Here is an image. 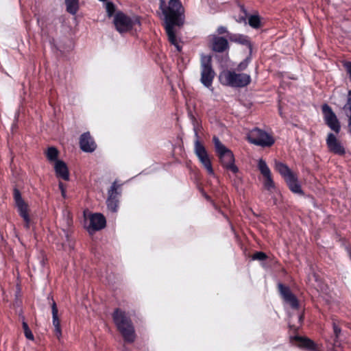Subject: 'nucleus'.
<instances>
[{
    "mask_svg": "<svg viewBox=\"0 0 351 351\" xmlns=\"http://www.w3.org/2000/svg\"><path fill=\"white\" fill-rule=\"evenodd\" d=\"M159 8L163 15V26L168 40L178 51H181L179 40L176 36L178 30L185 23V10L180 0H159Z\"/></svg>",
    "mask_w": 351,
    "mask_h": 351,
    "instance_id": "1",
    "label": "nucleus"
},
{
    "mask_svg": "<svg viewBox=\"0 0 351 351\" xmlns=\"http://www.w3.org/2000/svg\"><path fill=\"white\" fill-rule=\"evenodd\" d=\"M113 320L125 341L132 343L135 340V331L132 320L125 311L117 308L113 313Z\"/></svg>",
    "mask_w": 351,
    "mask_h": 351,
    "instance_id": "2",
    "label": "nucleus"
},
{
    "mask_svg": "<svg viewBox=\"0 0 351 351\" xmlns=\"http://www.w3.org/2000/svg\"><path fill=\"white\" fill-rule=\"evenodd\" d=\"M219 82L232 88H243L251 82V76L247 73H237L233 70H223L219 75Z\"/></svg>",
    "mask_w": 351,
    "mask_h": 351,
    "instance_id": "3",
    "label": "nucleus"
},
{
    "mask_svg": "<svg viewBox=\"0 0 351 351\" xmlns=\"http://www.w3.org/2000/svg\"><path fill=\"white\" fill-rule=\"evenodd\" d=\"M213 141L222 167L234 174L237 173L239 168L234 165V156L232 152L227 148L217 136H213Z\"/></svg>",
    "mask_w": 351,
    "mask_h": 351,
    "instance_id": "4",
    "label": "nucleus"
},
{
    "mask_svg": "<svg viewBox=\"0 0 351 351\" xmlns=\"http://www.w3.org/2000/svg\"><path fill=\"white\" fill-rule=\"evenodd\" d=\"M114 24L116 29L121 34L128 32L131 29L140 28V17L136 15L128 16L123 12H117L114 16Z\"/></svg>",
    "mask_w": 351,
    "mask_h": 351,
    "instance_id": "5",
    "label": "nucleus"
},
{
    "mask_svg": "<svg viewBox=\"0 0 351 351\" xmlns=\"http://www.w3.org/2000/svg\"><path fill=\"white\" fill-rule=\"evenodd\" d=\"M201 83L206 88H210L215 76V72L213 68L212 57L208 55L201 56Z\"/></svg>",
    "mask_w": 351,
    "mask_h": 351,
    "instance_id": "6",
    "label": "nucleus"
},
{
    "mask_svg": "<svg viewBox=\"0 0 351 351\" xmlns=\"http://www.w3.org/2000/svg\"><path fill=\"white\" fill-rule=\"evenodd\" d=\"M247 139L250 143L261 147H270L274 143L271 136L257 128L250 131Z\"/></svg>",
    "mask_w": 351,
    "mask_h": 351,
    "instance_id": "7",
    "label": "nucleus"
},
{
    "mask_svg": "<svg viewBox=\"0 0 351 351\" xmlns=\"http://www.w3.org/2000/svg\"><path fill=\"white\" fill-rule=\"evenodd\" d=\"M13 198L17 211L25 222V228L29 229L31 219L28 212V205L22 198L21 192L17 188H14L13 190Z\"/></svg>",
    "mask_w": 351,
    "mask_h": 351,
    "instance_id": "8",
    "label": "nucleus"
},
{
    "mask_svg": "<svg viewBox=\"0 0 351 351\" xmlns=\"http://www.w3.org/2000/svg\"><path fill=\"white\" fill-rule=\"evenodd\" d=\"M325 123L335 133L341 130L340 123L332 108L326 104L322 106Z\"/></svg>",
    "mask_w": 351,
    "mask_h": 351,
    "instance_id": "9",
    "label": "nucleus"
},
{
    "mask_svg": "<svg viewBox=\"0 0 351 351\" xmlns=\"http://www.w3.org/2000/svg\"><path fill=\"white\" fill-rule=\"evenodd\" d=\"M208 38L209 47L213 51L223 53L229 50L230 46L227 38L216 34L210 35Z\"/></svg>",
    "mask_w": 351,
    "mask_h": 351,
    "instance_id": "10",
    "label": "nucleus"
},
{
    "mask_svg": "<svg viewBox=\"0 0 351 351\" xmlns=\"http://www.w3.org/2000/svg\"><path fill=\"white\" fill-rule=\"evenodd\" d=\"M258 168L265 178L263 182L265 188L268 191L274 189L275 184L271 177V172L263 159L261 158L258 160Z\"/></svg>",
    "mask_w": 351,
    "mask_h": 351,
    "instance_id": "11",
    "label": "nucleus"
},
{
    "mask_svg": "<svg viewBox=\"0 0 351 351\" xmlns=\"http://www.w3.org/2000/svg\"><path fill=\"white\" fill-rule=\"evenodd\" d=\"M90 224L87 230L90 234L105 228L106 224V218L101 213H94L89 217Z\"/></svg>",
    "mask_w": 351,
    "mask_h": 351,
    "instance_id": "12",
    "label": "nucleus"
},
{
    "mask_svg": "<svg viewBox=\"0 0 351 351\" xmlns=\"http://www.w3.org/2000/svg\"><path fill=\"white\" fill-rule=\"evenodd\" d=\"M278 291L282 297L283 300L289 304L293 308H298L299 306L298 300L295 295L291 292L290 288L285 286L282 283L278 285Z\"/></svg>",
    "mask_w": 351,
    "mask_h": 351,
    "instance_id": "13",
    "label": "nucleus"
},
{
    "mask_svg": "<svg viewBox=\"0 0 351 351\" xmlns=\"http://www.w3.org/2000/svg\"><path fill=\"white\" fill-rule=\"evenodd\" d=\"M326 145L329 150L337 155L343 156L346 154L344 147L341 145V142L337 140L335 135L332 133H329L326 138Z\"/></svg>",
    "mask_w": 351,
    "mask_h": 351,
    "instance_id": "14",
    "label": "nucleus"
},
{
    "mask_svg": "<svg viewBox=\"0 0 351 351\" xmlns=\"http://www.w3.org/2000/svg\"><path fill=\"white\" fill-rule=\"evenodd\" d=\"M80 145L82 151L85 152H93L95 150L97 145L91 137L90 132L83 133L80 138Z\"/></svg>",
    "mask_w": 351,
    "mask_h": 351,
    "instance_id": "15",
    "label": "nucleus"
},
{
    "mask_svg": "<svg viewBox=\"0 0 351 351\" xmlns=\"http://www.w3.org/2000/svg\"><path fill=\"white\" fill-rule=\"evenodd\" d=\"M51 300V313H52V324L54 326V332L56 336L58 339H60L62 337V330L60 327V322L58 318V310L56 306V302L53 300V298Z\"/></svg>",
    "mask_w": 351,
    "mask_h": 351,
    "instance_id": "16",
    "label": "nucleus"
},
{
    "mask_svg": "<svg viewBox=\"0 0 351 351\" xmlns=\"http://www.w3.org/2000/svg\"><path fill=\"white\" fill-rule=\"evenodd\" d=\"M343 66L346 69L347 73L349 74L350 79L351 80V62H346L343 64ZM343 110H345L346 115L349 117L348 127L350 132L351 133V89L348 91L347 103L343 106Z\"/></svg>",
    "mask_w": 351,
    "mask_h": 351,
    "instance_id": "17",
    "label": "nucleus"
},
{
    "mask_svg": "<svg viewBox=\"0 0 351 351\" xmlns=\"http://www.w3.org/2000/svg\"><path fill=\"white\" fill-rule=\"evenodd\" d=\"M228 40L230 42L245 45L248 47L250 53L252 51V45L247 36L241 34H228Z\"/></svg>",
    "mask_w": 351,
    "mask_h": 351,
    "instance_id": "18",
    "label": "nucleus"
},
{
    "mask_svg": "<svg viewBox=\"0 0 351 351\" xmlns=\"http://www.w3.org/2000/svg\"><path fill=\"white\" fill-rule=\"evenodd\" d=\"M56 176L64 180H69V173L66 163L62 160H56L54 166Z\"/></svg>",
    "mask_w": 351,
    "mask_h": 351,
    "instance_id": "19",
    "label": "nucleus"
},
{
    "mask_svg": "<svg viewBox=\"0 0 351 351\" xmlns=\"http://www.w3.org/2000/svg\"><path fill=\"white\" fill-rule=\"evenodd\" d=\"M195 141L194 143V152L198 159L208 156V152L203 144L199 141V136L197 130L195 128Z\"/></svg>",
    "mask_w": 351,
    "mask_h": 351,
    "instance_id": "20",
    "label": "nucleus"
},
{
    "mask_svg": "<svg viewBox=\"0 0 351 351\" xmlns=\"http://www.w3.org/2000/svg\"><path fill=\"white\" fill-rule=\"evenodd\" d=\"M289 188V189L294 193L303 194L301 186L298 180L297 176L293 174L285 180Z\"/></svg>",
    "mask_w": 351,
    "mask_h": 351,
    "instance_id": "21",
    "label": "nucleus"
},
{
    "mask_svg": "<svg viewBox=\"0 0 351 351\" xmlns=\"http://www.w3.org/2000/svg\"><path fill=\"white\" fill-rule=\"evenodd\" d=\"M275 169L285 180L294 174L286 164L281 162H275Z\"/></svg>",
    "mask_w": 351,
    "mask_h": 351,
    "instance_id": "22",
    "label": "nucleus"
},
{
    "mask_svg": "<svg viewBox=\"0 0 351 351\" xmlns=\"http://www.w3.org/2000/svg\"><path fill=\"white\" fill-rule=\"evenodd\" d=\"M295 340L299 343V347L305 348L310 351H314L316 350V345L311 339L306 337H302L297 336Z\"/></svg>",
    "mask_w": 351,
    "mask_h": 351,
    "instance_id": "23",
    "label": "nucleus"
},
{
    "mask_svg": "<svg viewBox=\"0 0 351 351\" xmlns=\"http://www.w3.org/2000/svg\"><path fill=\"white\" fill-rule=\"evenodd\" d=\"M119 188L120 185L117 184V182H114L108 191V197L118 199V196L121 194Z\"/></svg>",
    "mask_w": 351,
    "mask_h": 351,
    "instance_id": "24",
    "label": "nucleus"
},
{
    "mask_svg": "<svg viewBox=\"0 0 351 351\" xmlns=\"http://www.w3.org/2000/svg\"><path fill=\"white\" fill-rule=\"evenodd\" d=\"M66 5V11L71 14H75L78 10V0H65Z\"/></svg>",
    "mask_w": 351,
    "mask_h": 351,
    "instance_id": "25",
    "label": "nucleus"
},
{
    "mask_svg": "<svg viewBox=\"0 0 351 351\" xmlns=\"http://www.w3.org/2000/svg\"><path fill=\"white\" fill-rule=\"evenodd\" d=\"M200 162L202 164V165L204 167V168L206 169L207 172L210 175H214V171L212 167L211 161L210 160V158L208 156L201 158L199 159Z\"/></svg>",
    "mask_w": 351,
    "mask_h": 351,
    "instance_id": "26",
    "label": "nucleus"
},
{
    "mask_svg": "<svg viewBox=\"0 0 351 351\" xmlns=\"http://www.w3.org/2000/svg\"><path fill=\"white\" fill-rule=\"evenodd\" d=\"M248 24L254 29H258L261 26L260 16L258 14L250 15L248 18Z\"/></svg>",
    "mask_w": 351,
    "mask_h": 351,
    "instance_id": "27",
    "label": "nucleus"
},
{
    "mask_svg": "<svg viewBox=\"0 0 351 351\" xmlns=\"http://www.w3.org/2000/svg\"><path fill=\"white\" fill-rule=\"evenodd\" d=\"M106 204L109 210L112 213H115L118 209L119 199H112L110 197H108L106 199Z\"/></svg>",
    "mask_w": 351,
    "mask_h": 351,
    "instance_id": "28",
    "label": "nucleus"
},
{
    "mask_svg": "<svg viewBox=\"0 0 351 351\" xmlns=\"http://www.w3.org/2000/svg\"><path fill=\"white\" fill-rule=\"evenodd\" d=\"M46 156L49 160L56 162L58 160V151L56 147H50L47 150Z\"/></svg>",
    "mask_w": 351,
    "mask_h": 351,
    "instance_id": "29",
    "label": "nucleus"
},
{
    "mask_svg": "<svg viewBox=\"0 0 351 351\" xmlns=\"http://www.w3.org/2000/svg\"><path fill=\"white\" fill-rule=\"evenodd\" d=\"M332 328L335 335L334 343L335 345H337L339 342V339L341 332V329L339 326L338 323L335 319L332 320Z\"/></svg>",
    "mask_w": 351,
    "mask_h": 351,
    "instance_id": "30",
    "label": "nucleus"
},
{
    "mask_svg": "<svg viewBox=\"0 0 351 351\" xmlns=\"http://www.w3.org/2000/svg\"><path fill=\"white\" fill-rule=\"evenodd\" d=\"M250 61H251V53H250V55L238 64V66L237 67V70L240 72L245 70L247 69V67L248 66V64L250 62Z\"/></svg>",
    "mask_w": 351,
    "mask_h": 351,
    "instance_id": "31",
    "label": "nucleus"
},
{
    "mask_svg": "<svg viewBox=\"0 0 351 351\" xmlns=\"http://www.w3.org/2000/svg\"><path fill=\"white\" fill-rule=\"evenodd\" d=\"M22 325L25 337L29 340H34V335L32 334L31 330L29 329L27 322L23 321Z\"/></svg>",
    "mask_w": 351,
    "mask_h": 351,
    "instance_id": "32",
    "label": "nucleus"
},
{
    "mask_svg": "<svg viewBox=\"0 0 351 351\" xmlns=\"http://www.w3.org/2000/svg\"><path fill=\"white\" fill-rule=\"evenodd\" d=\"M267 258V254L263 252H257L252 256V260L265 261Z\"/></svg>",
    "mask_w": 351,
    "mask_h": 351,
    "instance_id": "33",
    "label": "nucleus"
},
{
    "mask_svg": "<svg viewBox=\"0 0 351 351\" xmlns=\"http://www.w3.org/2000/svg\"><path fill=\"white\" fill-rule=\"evenodd\" d=\"M106 11L108 12V15L109 16H112V14H114V12L115 11V8H114V4L111 2H108L106 3Z\"/></svg>",
    "mask_w": 351,
    "mask_h": 351,
    "instance_id": "34",
    "label": "nucleus"
},
{
    "mask_svg": "<svg viewBox=\"0 0 351 351\" xmlns=\"http://www.w3.org/2000/svg\"><path fill=\"white\" fill-rule=\"evenodd\" d=\"M217 33L219 35L224 34H226L227 35V38H228V34H231L228 32L226 27L224 26H219L217 29Z\"/></svg>",
    "mask_w": 351,
    "mask_h": 351,
    "instance_id": "35",
    "label": "nucleus"
},
{
    "mask_svg": "<svg viewBox=\"0 0 351 351\" xmlns=\"http://www.w3.org/2000/svg\"><path fill=\"white\" fill-rule=\"evenodd\" d=\"M189 116L192 121L193 125V131L195 132V128L197 130V121L191 111L189 112Z\"/></svg>",
    "mask_w": 351,
    "mask_h": 351,
    "instance_id": "36",
    "label": "nucleus"
},
{
    "mask_svg": "<svg viewBox=\"0 0 351 351\" xmlns=\"http://www.w3.org/2000/svg\"><path fill=\"white\" fill-rule=\"evenodd\" d=\"M58 186L60 190L61 191L62 197H66V189L64 188V184L62 182H60Z\"/></svg>",
    "mask_w": 351,
    "mask_h": 351,
    "instance_id": "37",
    "label": "nucleus"
},
{
    "mask_svg": "<svg viewBox=\"0 0 351 351\" xmlns=\"http://www.w3.org/2000/svg\"><path fill=\"white\" fill-rule=\"evenodd\" d=\"M241 10L244 12L245 16H241L239 18V22H240V23L244 22V23H246V14H247L246 11H245V10L244 9L243 7L241 8Z\"/></svg>",
    "mask_w": 351,
    "mask_h": 351,
    "instance_id": "38",
    "label": "nucleus"
},
{
    "mask_svg": "<svg viewBox=\"0 0 351 351\" xmlns=\"http://www.w3.org/2000/svg\"><path fill=\"white\" fill-rule=\"evenodd\" d=\"M302 319H303V316H302V315H300V316H299V320H300V322H302Z\"/></svg>",
    "mask_w": 351,
    "mask_h": 351,
    "instance_id": "39",
    "label": "nucleus"
}]
</instances>
